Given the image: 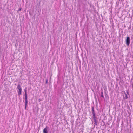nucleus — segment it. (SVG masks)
I'll return each mask as SVG.
<instances>
[{"label":"nucleus","instance_id":"f257e3e1","mask_svg":"<svg viewBox=\"0 0 133 133\" xmlns=\"http://www.w3.org/2000/svg\"><path fill=\"white\" fill-rule=\"evenodd\" d=\"M24 96H25V109H26L27 104H28V96H27V94H24Z\"/></svg>","mask_w":133,"mask_h":133},{"label":"nucleus","instance_id":"f03ea898","mask_svg":"<svg viewBox=\"0 0 133 133\" xmlns=\"http://www.w3.org/2000/svg\"><path fill=\"white\" fill-rule=\"evenodd\" d=\"M126 43L127 46H129L130 43V38L129 37H127L126 39Z\"/></svg>","mask_w":133,"mask_h":133},{"label":"nucleus","instance_id":"7ed1b4c3","mask_svg":"<svg viewBox=\"0 0 133 133\" xmlns=\"http://www.w3.org/2000/svg\"><path fill=\"white\" fill-rule=\"evenodd\" d=\"M48 127H46L43 130V133H48Z\"/></svg>","mask_w":133,"mask_h":133},{"label":"nucleus","instance_id":"20e7f679","mask_svg":"<svg viewBox=\"0 0 133 133\" xmlns=\"http://www.w3.org/2000/svg\"><path fill=\"white\" fill-rule=\"evenodd\" d=\"M17 88L18 90V91L22 90V89L20 84H18V85Z\"/></svg>","mask_w":133,"mask_h":133},{"label":"nucleus","instance_id":"39448f33","mask_svg":"<svg viewBox=\"0 0 133 133\" xmlns=\"http://www.w3.org/2000/svg\"><path fill=\"white\" fill-rule=\"evenodd\" d=\"M22 90H19L18 91V95H21L22 94Z\"/></svg>","mask_w":133,"mask_h":133},{"label":"nucleus","instance_id":"423d86ee","mask_svg":"<svg viewBox=\"0 0 133 133\" xmlns=\"http://www.w3.org/2000/svg\"><path fill=\"white\" fill-rule=\"evenodd\" d=\"M101 97H102V98H104V97L103 95V91H102L101 92Z\"/></svg>","mask_w":133,"mask_h":133},{"label":"nucleus","instance_id":"0eeeda50","mask_svg":"<svg viewBox=\"0 0 133 133\" xmlns=\"http://www.w3.org/2000/svg\"><path fill=\"white\" fill-rule=\"evenodd\" d=\"M24 92H25V94H27V88H26L24 89Z\"/></svg>","mask_w":133,"mask_h":133},{"label":"nucleus","instance_id":"6e6552de","mask_svg":"<svg viewBox=\"0 0 133 133\" xmlns=\"http://www.w3.org/2000/svg\"><path fill=\"white\" fill-rule=\"evenodd\" d=\"M125 99H127L128 98V96H127V94H125Z\"/></svg>","mask_w":133,"mask_h":133},{"label":"nucleus","instance_id":"1a4fd4ad","mask_svg":"<svg viewBox=\"0 0 133 133\" xmlns=\"http://www.w3.org/2000/svg\"><path fill=\"white\" fill-rule=\"evenodd\" d=\"M93 119H94V122H97V120L96 119V118H94Z\"/></svg>","mask_w":133,"mask_h":133},{"label":"nucleus","instance_id":"9d476101","mask_svg":"<svg viewBox=\"0 0 133 133\" xmlns=\"http://www.w3.org/2000/svg\"><path fill=\"white\" fill-rule=\"evenodd\" d=\"M94 127L95 125H97V122H95L94 124Z\"/></svg>","mask_w":133,"mask_h":133},{"label":"nucleus","instance_id":"9b49d317","mask_svg":"<svg viewBox=\"0 0 133 133\" xmlns=\"http://www.w3.org/2000/svg\"><path fill=\"white\" fill-rule=\"evenodd\" d=\"M92 113L93 115H95V113L94 112V111H92Z\"/></svg>","mask_w":133,"mask_h":133},{"label":"nucleus","instance_id":"f8f14e48","mask_svg":"<svg viewBox=\"0 0 133 133\" xmlns=\"http://www.w3.org/2000/svg\"><path fill=\"white\" fill-rule=\"evenodd\" d=\"M93 119L96 118V117L95 116V115H93Z\"/></svg>","mask_w":133,"mask_h":133},{"label":"nucleus","instance_id":"ddd939ff","mask_svg":"<svg viewBox=\"0 0 133 133\" xmlns=\"http://www.w3.org/2000/svg\"><path fill=\"white\" fill-rule=\"evenodd\" d=\"M94 111V108L93 107H92V111Z\"/></svg>","mask_w":133,"mask_h":133},{"label":"nucleus","instance_id":"4468645a","mask_svg":"<svg viewBox=\"0 0 133 133\" xmlns=\"http://www.w3.org/2000/svg\"><path fill=\"white\" fill-rule=\"evenodd\" d=\"M21 9V8H20L18 10V11H20Z\"/></svg>","mask_w":133,"mask_h":133},{"label":"nucleus","instance_id":"2eb2a0df","mask_svg":"<svg viewBox=\"0 0 133 133\" xmlns=\"http://www.w3.org/2000/svg\"><path fill=\"white\" fill-rule=\"evenodd\" d=\"M127 94H129V92H128L127 91Z\"/></svg>","mask_w":133,"mask_h":133}]
</instances>
